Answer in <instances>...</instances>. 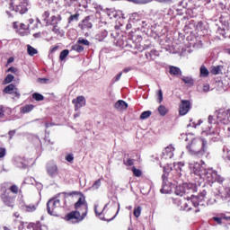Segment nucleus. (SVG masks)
<instances>
[{
    "instance_id": "1",
    "label": "nucleus",
    "mask_w": 230,
    "mask_h": 230,
    "mask_svg": "<svg viewBox=\"0 0 230 230\" xmlns=\"http://www.w3.org/2000/svg\"><path fill=\"white\" fill-rule=\"evenodd\" d=\"M185 141H189L186 148L190 155L195 157H202L208 151V141L200 137H193V134L189 133L184 135Z\"/></svg>"
},
{
    "instance_id": "2",
    "label": "nucleus",
    "mask_w": 230,
    "mask_h": 230,
    "mask_svg": "<svg viewBox=\"0 0 230 230\" xmlns=\"http://www.w3.org/2000/svg\"><path fill=\"white\" fill-rule=\"evenodd\" d=\"M75 209L77 211H73L67 214L65 217L68 222L71 221L73 224H76L78 222H82L87 217V202L85 201V197L81 196L77 202L75 204ZM80 211H82L80 213Z\"/></svg>"
},
{
    "instance_id": "3",
    "label": "nucleus",
    "mask_w": 230,
    "mask_h": 230,
    "mask_svg": "<svg viewBox=\"0 0 230 230\" xmlns=\"http://www.w3.org/2000/svg\"><path fill=\"white\" fill-rule=\"evenodd\" d=\"M61 200H66V195L57 196L56 198L50 199L47 203V209L49 215L52 217H58L60 215V209H62Z\"/></svg>"
},
{
    "instance_id": "4",
    "label": "nucleus",
    "mask_w": 230,
    "mask_h": 230,
    "mask_svg": "<svg viewBox=\"0 0 230 230\" xmlns=\"http://www.w3.org/2000/svg\"><path fill=\"white\" fill-rule=\"evenodd\" d=\"M215 116L222 125H230V110H217L215 111Z\"/></svg>"
},
{
    "instance_id": "5",
    "label": "nucleus",
    "mask_w": 230,
    "mask_h": 230,
    "mask_svg": "<svg viewBox=\"0 0 230 230\" xmlns=\"http://www.w3.org/2000/svg\"><path fill=\"white\" fill-rule=\"evenodd\" d=\"M203 176L206 177L208 182H224V178L213 169H207L204 171Z\"/></svg>"
},
{
    "instance_id": "6",
    "label": "nucleus",
    "mask_w": 230,
    "mask_h": 230,
    "mask_svg": "<svg viewBox=\"0 0 230 230\" xmlns=\"http://www.w3.org/2000/svg\"><path fill=\"white\" fill-rule=\"evenodd\" d=\"M197 186L193 183H183L182 185L176 186L175 194L182 197L184 193H190L195 191Z\"/></svg>"
},
{
    "instance_id": "7",
    "label": "nucleus",
    "mask_w": 230,
    "mask_h": 230,
    "mask_svg": "<svg viewBox=\"0 0 230 230\" xmlns=\"http://www.w3.org/2000/svg\"><path fill=\"white\" fill-rule=\"evenodd\" d=\"M105 209H107V205H105L103 209L101 211L98 209V205L94 206V211L97 217H100L101 220H107L108 222H111V220H114L118 213H119V204L118 205L117 213L111 218H109V215L105 212Z\"/></svg>"
},
{
    "instance_id": "8",
    "label": "nucleus",
    "mask_w": 230,
    "mask_h": 230,
    "mask_svg": "<svg viewBox=\"0 0 230 230\" xmlns=\"http://www.w3.org/2000/svg\"><path fill=\"white\" fill-rule=\"evenodd\" d=\"M1 199L3 200L4 204L5 206H8L9 208H13V204L15 202V196L10 192V190H5L2 195H1Z\"/></svg>"
},
{
    "instance_id": "9",
    "label": "nucleus",
    "mask_w": 230,
    "mask_h": 230,
    "mask_svg": "<svg viewBox=\"0 0 230 230\" xmlns=\"http://www.w3.org/2000/svg\"><path fill=\"white\" fill-rule=\"evenodd\" d=\"M10 9L18 13H26L28 12V2H21L18 5H13V2L10 3Z\"/></svg>"
},
{
    "instance_id": "10",
    "label": "nucleus",
    "mask_w": 230,
    "mask_h": 230,
    "mask_svg": "<svg viewBox=\"0 0 230 230\" xmlns=\"http://www.w3.org/2000/svg\"><path fill=\"white\" fill-rule=\"evenodd\" d=\"M190 168L195 175H199V177H204V172H206L207 169L204 168L203 164H200L199 163H191L190 164Z\"/></svg>"
},
{
    "instance_id": "11",
    "label": "nucleus",
    "mask_w": 230,
    "mask_h": 230,
    "mask_svg": "<svg viewBox=\"0 0 230 230\" xmlns=\"http://www.w3.org/2000/svg\"><path fill=\"white\" fill-rule=\"evenodd\" d=\"M190 109H191V102L187 100H181L179 109L180 116H186L190 112Z\"/></svg>"
},
{
    "instance_id": "12",
    "label": "nucleus",
    "mask_w": 230,
    "mask_h": 230,
    "mask_svg": "<svg viewBox=\"0 0 230 230\" xmlns=\"http://www.w3.org/2000/svg\"><path fill=\"white\" fill-rule=\"evenodd\" d=\"M4 93H5L6 94H13L14 98L21 97V93H19V89H17L13 84L7 85L4 88Z\"/></svg>"
},
{
    "instance_id": "13",
    "label": "nucleus",
    "mask_w": 230,
    "mask_h": 230,
    "mask_svg": "<svg viewBox=\"0 0 230 230\" xmlns=\"http://www.w3.org/2000/svg\"><path fill=\"white\" fill-rule=\"evenodd\" d=\"M72 102L75 104V111H80L82 107H85V97L78 96L76 99H74Z\"/></svg>"
},
{
    "instance_id": "14",
    "label": "nucleus",
    "mask_w": 230,
    "mask_h": 230,
    "mask_svg": "<svg viewBox=\"0 0 230 230\" xmlns=\"http://www.w3.org/2000/svg\"><path fill=\"white\" fill-rule=\"evenodd\" d=\"M47 172L50 177H57V175H58V167L55 164H49Z\"/></svg>"
},
{
    "instance_id": "15",
    "label": "nucleus",
    "mask_w": 230,
    "mask_h": 230,
    "mask_svg": "<svg viewBox=\"0 0 230 230\" xmlns=\"http://www.w3.org/2000/svg\"><path fill=\"white\" fill-rule=\"evenodd\" d=\"M175 152V147L172 145L164 148L163 155L165 159H172L173 157V153Z\"/></svg>"
},
{
    "instance_id": "16",
    "label": "nucleus",
    "mask_w": 230,
    "mask_h": 230,
    "mask_svg": "<svg viewBox=\"0 0 230 230\" xmlns=\"http://www.w3.org/2000/svg\"><path fill=\"white\" fill-rule=\"evenodd\" d=\"M114 107L117 109V111H126V109L128 107V104L125 102V101L119 100L115 103Z\"/></svg>"
},
{
    "instance_id": "17",
    "label": "nucleus",
    "mask_w": 230,
    "mask_h": 230,
    "mask_svg": "<svg viewBox=\"0 0 230 230\" xmlns=\"http://www.w3.org/2000/svg\"><path fill=\"white\" fill-rule=\"evenodd\" d=\"M169 73L172 76H181L182 75V71L181 70V68H179L177 66H171L169 67Z\"/></svg>"
},
{
    "instance_id": "18",
    "label": "nucleus",
    "mask_w": 230,
    "mask_h": 230,
    "mask_svg": "<svg viewBox=\"0 0 230 230\" xmlns=\"http://www.w3.org/2000/svg\"><path fill=\"white\" fill-rule=\"evenodd\" d=\"M22 209L27 213H33V211H37V204L22 205Z\"/></svg>"
},
{
    "instance_id": "19",
    "label": "nucleus",
    "mask_w": 230,
    "mask_h": 230,
    "mask_svg": "<svg viewBox=\"0 0 230 230\" xmlns=\"http://www.w3.org/2000/svg\"><path fill=\"white\" fill-rule=\"evenodd\" d=\"M61 21H62V16H60L59 14H57V15L51 16L49 24H52V26H56Z\"/></svg>"
},
{
    "instance_id": "20",
    "label": "nucleus",
    "mask_w": 230,
    "mask_h": 230,
    "mask_svg": "<svg viewBox=\"0 0 230 230\" xmlns=\"http://www.w3.org/2000/svg\"><path fill=\"white\" fill-rule=\"evenodd\" d=\"M218 195H220L222 200H228L229 202V199H230V187L228 189H226L225 194L223 192H220V190H218Z\"/></svg>"
},
{
    "instance_id": "21",
    "label": "nucleus",
    "mask_w": 230,
    "mask_h": 230,
    "mask_svg": "<svg viewBox=\"0 0 230 230\" xmlns=\"http://www.w3.org/2000/svg\"><path fill=\"white\" fill-rule=\"evenodd\" d=\"M200 76L203 78H208V76H209V70L204 66H200Z\"/></svg>"
},
{
    "instance_id": "22",
    "label": "nucleus",
    "mask_w": 230,
    "mask_h": 230,
    "mask_svg": "<svg viewBox=\"0 0 230 230\" xmlns=\"http://www.w3.org/2000/svg\"><path fill=\"white\" fill-rule=\"evenodd\" d=\"M161 193H171L172 192V187L170 185H167L166 183L163 184L162 189L160 190Z\"/></svg>"
},
{
    "instance_id": "23",
    "label": "nucleus",
    "mask_w": 230,
    "mask_h": 230,
    "mask_svg": "<svg viewBox=\"0 0 230 230\" xmlns=\"http://www.w3.org/2000/svg\"><path fill=\"white\" fill-rule=\"evenodd\" d=\"M158 112L160 116H166V114H168V109L164 107V105H160L158 107Z\"/></svg>"
},
{
    "instance_id": "24",
    "label": "nucleus",
    "mask_w": 230,
    "mask_h": 230,
    "mask_svg": "<svg viewBox=\"0 0 230 230\" xmlns=\"http://www.w3.org/2000/svg\"><path fill=\"white\" fill-rule=\"evenodd\" d=\"M27 51L30 57H33V55H37L38 53L37 49L31 45H27Z\"/></svg>"
},
{
    "instance_id": "25",
    "label": "nucleus",
    "mask_w": 230,
    "mask_h": 230,
    "mask_svg": "<svg viewBox=\"0 0 230 230\" xmlns=\"http://www.w3.org/2000/svg\"><path fill=\"white\" fill-rule=\"evenodd\" d=\"M33 107H34L33 104L26 105L23 108H22V111L23 112V114L31 112V111H33Z\"/></svg>"
},
{
    "instance_id": "26",
    "label": "nucleus",
    "mask_w": 230,
    "mask_h": 230,
    "mask_svg": "<svg viewBox=\"0 0 230 230\" xmlns=\"http://www.w3.org/2000/svg\"><path fill=\"white\" fill-rule=\"evenodd\" d=\"M152 116V111H146L141 113L140 119H147V118H150Z\"/></svg>"
},
{
    "instance_id": "27",
    "label": "nucleus",
    "mask_w": 230,
    "mask_h": 230,
    "mask_svg": "<svg viewBox=\"0 0 230 230\" xmlns=\"http://www.w3.org/2000/svg\"><path fill=\"white\" fill-rule=\"evenodd\" d=\"M73 49L74 51H77V53H82V51H84V47L77 42L73 46Z\"/></svg>"
},
{
    "instance_id": "28",
    "label": "nucleus",
    "mask_w": 230,
    "mask_h": 230,
    "mask_svg": "<svg viewBox=\"0 0 230 230\" xmlns=\"http://www.w3.org/2000/svg\"><path fill=\"white\" fill-rule=\"evenodd\" d=\"M143 210V208L141 207H137L134 209V217H136V218H139V217H141V211Z\"/></svg>"
},
{
    "instance_id": "29",
    "label": "nucleus",
    "mask_w": 230,
    "mask_h": 230,
    "mask_svg": "<svg viewBox=\"0 0 230 230\" xmlns=\"http://www.w3.org/2000/svg\"><path fill=\"white\" fill-rule=\"evenodd\" d=\"M27 229H30V230H40V225H35L33 223H30L27 226Z\"/></svg>"
},
{
    "instance_id": "30",
    "label": "nucleus",
    "mask_w": 230,
    "mask_h": 230,
    "mask_svg": "<svg viewBox=\"0 0 230 230\" xmlns=\"http://www.w3.org/2000/svg\"><path fill=\"white\" fill-rule=\"evenodd\" d=\"M67 55H69V50L65 49V50L61 51L60 56H59V59L60 60H66V58H67Z\"/></svg>"
},
{
    "instance_id": "31",
    "label": "nucleus",
    "mask_w": 230,
    "mask_h": 230,
    "mask_svg": "<svg viewBox=\"0 0 230 230\" xmlns=\"http://www.w3.org/2000/svg\"><path fill=\"white\" fill-rule=\"evenodd\" d=\"M32 98L36 100V102H42V100H44V95L40 93H33Z\"/></svg>"
},
{
    "instance_id": "32",
    "label": "nucleus",
    "mask_w": 230,
    "mask_h": 230,
    "mask_svg": "<svg viewBox=\"0 0 230 230\" xmlns=\"http://www.w3.org/2000/svg\"><path fill=\"white\" fill-rule=\"evenodd\" d=\"M207 134H208V136H214L216 138L219 136L218 131H215V129H211V128L207 131Z\"/></svg>"
},
{
    "instance_id": "33",
    "label": "nucleus",
    "mask_w": 230,
    "mask_h": 230,
    "mask_svg": "<svg viewBox=\"0 0 230 230\" xmlns=\"http://www.w3.org/2000/svg\"><path fill=\"white\" fill-rule=\"evenodd\" d=\"M182 82H184V84H188L189 85H193V79H191V77H186L183 76L181 77Z\"/></svg>"
},
{
    "instance_id": "34",
    "label": "nucleus",
    "mask_w": 230,
    "mask_h": 230,
    "mask_svg": "<svg viewBox=\"0 0 230 230\" xmlns=\"http://www.w3.org/2000/svg\"><path fill=\"white\" fill-rule=\"evenodd\" d=\"M132 172H133V173H134V175H135V177H141V175H142V172H141V170H139V169H137V168H136V167H132Z\"/></svg>"
},
{
    "instance_id": "35",
    "label": "nucleus",
    "mask_w": 230,
    "mask_h": 230,
    "mask_svg": "<svg viewBox=\"0 0 230 230\" xmlns=\"http://www.w3.org/2000/svg\"><path fill=\"white\" fill-rule=\"evenodd\" d=\"M100 186H102V180H97L94 181V183L93 184V186L91 188H92V190H98V188H100Z\"/></svg>"
},
{
    "instance_id": "36",
    "label": "nucleus",
    "mask_w": 230,
    "mask_h": 230,
    "mask_svg": "<svg viewBox=\"0 0 230 230\" xmlns=\"http://www.w3.org/2000/svg\"><path fill=\"white\" fill-rule=\"evenodd\" d=\"M77 44H82L83 46H89L90 42L85 39L79 38V40H77Z\"/></svg>"
},
{
    "instance_id": "37",
    "label": "nucleus",
    "mask_w": 230,
    "mask_h": 230,
    "mask_svg": "<svg viewBox=\"0 0 230 230\" xmlns=\"http://www.w3.org/2000/svg\"><path fill=\"white\" fill-rule=\"evenodd\" d=\"M9 190L10 193H14L15 195L19 193V187L17 185H12Z\"/></svg>"
},
{
    "instance_id": "38",
    "label": "nucleus",
    "mask_w": 230,
    "mask_h": 230,
    "mask_svg": "<svg viewBox=\"0 0 230 230\" xmlns=\"http://www.w3.org/2000/svg\"><path fill=\"white\" fill-rule=\"evenodd\" d=\"M212 75H219L220 74V66H213L211 69Z\"/></svg>"
},
{
    "instance_id": "39",
    "label": "nucleus",
    "mask_w": 230,
    "mask_h": 230,
    "mask_svg": "<svg viewBox=\"0 0 230 230\" xmlns=\"http://www.w3.org/2000/svg\"><path fill=\"white\" fill-rule=\"evenodd\" d=\"M191 202L193 206H195V208H197V206L200 204V202L199 201V198L197 196H192Z\"/></svg>"
},
{
    "instance_id": "40",
    "label": "nucleus",
    "mask_w": 230,
    "mask_h": 230,
    "mask_svg": "<svg viewBox=\"0 0 230 230\" xmlns=\"http://www.w3.org/2000/svg\"><path fill=\"white\" fill-rule=\"evenodd\" d=\"M4 84H10L11 82H13V75L9 74L5 79H4Z\"/></svg>"
},
{
    "instance_id": "41",
    "label": "nucleus",
    "mask_w": 230,
    "mask_h": 230,
    "mask_svg": "<svg viewBox=\"0 0 230 230\" xmlns=\"http://www.w3.org/2000/svg\"><path fill=\"white\" fill-rule=\"evenodd\" d=\"M83 28L85 30V28L91 29L93 28V23L87 22V21H83Z\"/></svg>"
},
{
    "instance_id": "42",
    "label": "nucleus",
    "mask_w": 230,
    "mask_h": 230,
    "mask_svg": "<svg viewBox=\"0 0 230 230\" xmlns=\"http://www.w3.org/2000/svg\"><path fill=\"white\" fill-rule=\"evenodd\" d=\"M124 164L126 166H134V160L133 159H127V160H124Z\"/></svg>"
},
{
    "instance_id": "43",
    "label": "nucleus",
    "mask_w": 230,
    "mask_h": 230,
    "mask_svg": "<svg viewBox=\"0 0 230 230\" xmlns=\"http://www.w3.org/2000/svg\"><path fill=\"white\" fill-rule=\"evenodd\" d=\"M156 94L158 96V102L161 103L163 102V90H158Z\"/></svg>"
},
{
    "instance_id": "44",
    "label": "nucleus",
    "mask_w": 230,
    "mask_h": 230,
    "mask_svg": "<svg viewBox=\"0 0 230 230\" xmlns=\"http://www.w3.org/2000/svg\"><path fill=\"white\" fill-rule=\"evenodd\" d=\"M52 31H54V33H56V35H61L62 32L60 31V28H58V25H54Z\"/></svg>"
},
{
    "instance_id": "45",
    "label": "nucleus",
    "mask_w": 230,
    "mask_h": 230,
    "mask_svg": "<svg viewBox=\"0 0 230 230\" xmlns=\"http://www.w3.org/2000/svg\"><path fill=\"white\" fill-rule=\"evenodd\" d=\"M6 155V149L4 147H0V159Z\"/></svg>"
},
{
    "instance_id": "46",
    "label": "nucleus",
    "mask_w": 230,
    "mask_h": 230,
    "mask_svg": "<svg viewBox=\"0 0 230 230\" xmlns=\"http://www.w3.org/2000/svg\"><path fill=\"white\" fill-rule=\"evenodd\" d=\"M224 159L226 161H230V151L226 150V154L224 155Z\"/></svg>"
},
{
    "instance_id": "47",
    "label": "nucleus",
    "mask_w": 230,
    "mask_h": 230,
    "mask_svg": "<svg viewBox=\"0 0 230 230\" xmlns=\"http://www.w3.org/2000/svg\"><path fill=\"white\" fill-rule=\"evenodd\" d=\"M69 21H78V14H73L69 17Z\"/></svg>"
},
{
    "instance_id": "48",
    "label": "nucleus",
    "mask_w": 230,
    "mask_h": 230,
    "mask_svg": "<svg viewBox=\"0 0 230 230\" xmlns=\"http://www.w3.org/2000/svg\"><path fill=\"white\" fill-rule=\"evenodd\" d=\"M8 73H15L17 71V68L11 66L7 69Z\"/></svg>"
},
{
    "instance_id": "49",
    "label": "nucleus",
    "mask_w": 230,
    "mask_h": 230,
    "mask_svg": "<svg viewBox=\"0 0 230 230\" xmlns=\"http://www.w3.org/2000/svg\"><path fill=\"white\" fill-rule=\"evenodd\" d=\"M66 161H68V163H71V161H73V159H75V157H73V155H66Z\"/></svg>"
},
{
    "instance_id": "50",
    "label": "nucleus",
    "mask_w": 230,
    "mask_h": 230,
    "mask_svg": "<svg viewBox=\"0 0 230 230\" xmlns=\"http://www.w3.org/2000/svg\"><path fill=\"white\" fill-rule=\"evenodd\" d=\"M3 116H4V109L3 106H0V118H3Z\"/></svg>"
},
{
    "instance_id": "51",
    "label": "nucleus",
    "mask_w": 230,
    "mask_h": 230,
    "mask_svg": "<svg viewBox=\"0 0 230 230\" xmlns=\"http://www.w3.org/2000/svg\"><path fill=\"white\" fill-rule=\"evenodd\" d=\"M18 166L20 168H26V166H27L26 161L22 162V164H18Z\"/></svg>"
},
{
    "instance_id": "52",
    "label": "nucleus",
    "mask_w": 230,
    "mask_h": 230,
    "mask_svg": "<svg viewBox=\"0 0 230 230\" xmlns=\"http://www.w3.org/2000/svg\"><path fill=\"white\" fill-rule=\"evenodd\" d=\"M215 222H217L218 224H222V217H213Z\"/></svg>"
},
{
    "instance_id": "53",
    "label": "nucleus",
    "mask_w": 230,
    "mask_h": 230,
    "mask_svg": "<svg viewBox=\"0 0 230 230\" xmlns=\"http://www.w3.org/2000/svg\"><path fill=\"white\" fill-rule=\"evenodd\" d=\"M203 91H204V93H208L209 91V85L208 84L204 85Z\"/></svg>"
},
{
    "instance_id": "54",
    "label": "nucleus",
    "mask_w": 230,
    "mask_h": 230,
    "mask_svg": "<svg viewBox=\"0 0 230 230\" xmlns=\"http://www.w3.org/2000/svg\"><path fill=\"white\" fill-rule=\"evenodd\" d=\"M123 75V73H119L116 77H115V82H119V80L121 78V75Z\"/></svg>"
},
{
    "instance_id": "55",
    "label": "nucleus",
    "mask_w": 230,
    "mask_h": 230,
    "mask_svg": "<svg viewBox=\"0 0 230 230\" xmlns=\"http://www.w3.org/2000/svg\"><path fill=\"white\" fill-rule=\"evenodd\" d=\"M10 139L15 136V130L9 131Z\"/></svg>"
},
{
    "instance_id": "56",
    "label": "nucleus",
    "mask_w": 230,
    "mask_h": 230,
    "mask_svg": "<svg viewBox=\"0 0 230 230\" xmlns=\"http://www.w3.org/2000/svg\"><path fill=\"white\" fill-rule=\"evenodd\" d=\"M129 71H132V67H130V66L124 68V70H123L124 73H128Z\"/></svg>"
},
{
    "instance_id": "57",
    "label": "nucleus",
    "mask_w": 230,
    "mask_h": 230,
    "mask_svg": "<svg viewBox=\"0 0 230 230\" xmlns=\"http://www.w3.org/2000/svg\"><path fill=\"white\" fill-rule=\"evenodd\" d=\"M47 80L48 79H46V78H40V79H38V81L40 82V84H46Z\"/></svg>"
},
{
    "instance_id": "58",
    "label": "nucleus",
    "mask_w": 230,
    "mask_h": 230,
    "mask_svg": "<svg viewBox=\"0 0 230 230\" xmlns=\"http://www.w3.org/2000/svg\"><path fill=\"white\" fill-rule=\"evenodd\" d=\"M199 197L201 198V200H202V199H204V197H206V190H203V191L200 193Z\"/></svg>"
},
{
    "instance_id": "59",
    "label": "nucleus",
    "mask_w": 230,
    "mask_h": 230,
    "mask_svg": "<svg viewBox=\"0 0 230 230\" xmlns=\"http://www.w3.org/2000/svg\"><path fill=\"white\" fill-rule=\"evenodd\" d=\"M57 49H58V46H55L51 49V53H55V51H57Z\"/></svg>"
},
{
    "instance_id": "60",
    "label": "nucleus",
    "mask_w": 230,
    "mask_h": 230,
    "mask_svg": "<svg viewBox=\"0 0 230 230\" xmlns=\"http://www.w3.org/2000/svg\"><path fill=\"white\" fill-rule=\"evenodd\" d=\"M22 30H28V26H26L24 23L21 24Z\"/></svg>"
},
{
    "instance_id": "61",
    "label": "nucleus",
    "mask_w": 230,
    "mask_h": 230,
    "mask_svg": "<svg viewBox=\"0 0 230 230\" xmlns=\"http://www.w3.org/2000/svg\"><path fill=\"white\" fill-rule=\"evenodd\" d=\"M208 123H213V116H208Z\"/></svg>"
},
{
    "instance_id": "62",
    "label": "nucleus",
    "mask_w": 230,
    "mask_h": 230,
    "mask_svg": "<svg viewBox=\"0 0 230 230\" xmlns=\"http://www.w3.org/2000/svg\"><path fill=\"white\" fill-rule=\"evenodd\" d=\"M13 62V58H9L7 64H12Z\"/></svg>"
},
{
    "instance_id": "63",
    "label": "nucleus",
    "mask_w": 230,
    "mask_h": 230,
    "mask_svg": "<svg viewBox=\"0 0 230 230\" xmlns=\"http://www.w3.org/2000/svg\"><path fill=\"white\" fill-rule=\"evenodd\" d=\"M223 220H230V217L223 216L222 217Z\"/></svg>"
},
{
    "instance_id": "64",
    "label": "nucleus",
    "mask_w": 230,
    "mask_h": 230,
    "mask_svg": "<svg viewBox=\"0 0 230 230\" xmlns=\"http://www.w3.org/2000/svg\"><path fill=\"white\" fill-rule=\"evenodd\" d=\"M225 53H227L228 55H230V49H226Z\"/></svg>"
}]
</instances>
